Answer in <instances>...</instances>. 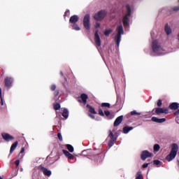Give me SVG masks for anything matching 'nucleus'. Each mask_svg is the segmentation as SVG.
<instances>
[{"label":"nucleus","mask_w":179,"mask_h":179,"mask_svg":"<svg viewBox=\"0 0 179 179\" xmlns=\"http://www.w3.org/2000/svg\"><path fill=\"white\" fill-rule=\"evenodd\" d=\"M61 76H64V73L62 71L60 72Z\"/></svg>","instance_id":"nucleus-50"},{"label":"nucleus","mask_w":179,"mask_h":179,"mask_svg":"<svg viewBox=\"0 0 179 179\" xmlns=\"http://www.w3.org/2000/svg\"><path fill=\"white\" fill-rule=\"evenodd\" d=\"M152 51H154V52H158V51H160L162 47L159 45V42L157 41H152Z\"/></svg>","instance_id":"nucleus-11"},{"label":"nucleus","mask_w":179,"mask_h":179,"mask_svg":"<svg viewBox=\"0 0 179 179\" xmlns=\"http://www.w3.org/2000/svg\"><path fill=\"white\" fill-rule=\"evenodd\" d=\"M116 31H117V34L115 36V41L117 47H120V43H121V35L124 34V27H122V24L117 27Z\"/></svg>","instance_id":"nucleus-4"},{"label":"nucleus","mask_w":179,"mask_h":179,"mask_svg":"<svg viewBox=\"0 0 179 179\" xmlns=\"http://www.w3.org/2000/svg\"><path fill=\"white\" fill-rule=\"evenodd\" d=\"M154 164L159 166V164H160V161H159L158 159L154 160Z\"/></svg>","instance_id":"nucleus-40"},{"label":"nucleus","mask_w":179,"mask_h":179,"mask_svg":"<svg viewBox=\"0 0 179 179\" xmlns=\"http://www.w3.org/2000/svg\"><path fill=\"white\" fill-rule=\"evenodd\" d=\"M39 170H41L43 171L44 176H47L48 177H50L51 176V171L47 169V168L40 165L38 166Z\"/></svg>","instance_id":"nucleus-16"},{"label":"nucleus","mask_w":179,"mask_h":179,"mask_svg":"<svg viewBox=\"0 0 179 179\" xmlns=\"http://www.w3.org/2000/svg\"><path fill=\"white\" fill-rule=\"evenodd\" d=\"M122 120H124V116L120 115V116L117 117L113 123V126L118 127V125H120V124H121V122H122Z\"/></svg>","instance_id":"nucleus-18"},{"label":"nucleus","mask_w":179,"mask_h":179,"mask_svg":"<svg viewBox=\"0 0 179 179\" xmlns=\"http://www.w3.org/2000/svg\"><path fill=\"white\" fill-rule=\"evenodd\" d=\"M179 1V0H178Z\"/></svg>","instance_id":"nucleus-52"},{"label":"nucleus","mask_w":179,"mask_h":179,"mask_svg":"<svg viewBox=\"0 0 179 179\" xmlns=\"http://www.w3.org/2000/svg\"><path fill=\"white\" fill-rule=\"evenodd\" d=\"M17 145H19L18 141H15V143H13L12 144L10 149V155H12L13 153V152H15L16 148H17Z\"/></svg>","instance_id":"nucleus-21"},{"label":"nucleus","mask_w":179,"mask_h":179,"mask_svg":"<svg viewBox=\"0 0 179 179\" xmlns=\"http://www.w3.org/2000/svg\"><path fill=\"white\" fill-rule=\"evenodd\" d=\"M115 142H116L115 141L110 140L108 143L109 148H111L114 145V143H115Z\"/></svg>","instance_id":"nucleus-36"},{"label":"nucleus","mask_w":179,"mask_h":179,"mask_svg":"<svg viewBox=\"0 0 179 179\" xmlns=\"http://www.w3.org/2000/svg\"><path fill=\"white\" fill-rule=\"evenodd\" d=\"M87 99H89L87 94L83 93L80 95V97H78V101L79 103H83L84 106H86L87 103Z\"/></svg>","instance_id":"nucleus-9"},{"label":"nucleus","mask_w":179,"mask_h":179,"mask_svg":"<svg viewBox=\"0 0 179 179\" xmlns=\"http://www.w3.org/2000/svg\"><path fill=\"white\" fill-rule=\"evenodd\" d=\"M70 23L75 24L77 22H79V16L78 15H72L69 19Z\"/></svg>","instance_id":"nucleus-20"},{"label":"nucleus","mask_w":179,"mask_h":179,"mask_svg":"<svg viewBox=\"0 0 179 179\" xmlns=\"http://www.w3.org/2000/svg\"><path fill=\"white\" fill-rule=\"evenodd\" d=\"M83 25L86 30H89L90 29V15L87 14L84 16Z\"/></svg>","instance_id":"nucleus-7"},{"label":"nucleus","mask_w":179,"mask_h":179,"mask_svg":"<svg viewBox=\"0 0 179 179\" xmlns=\"http://www.w3.org/2000/svg\"><path fill=\"white\" fill-rule=\"evenodd\" d=\"M1 106H3V99H2V98L1 99Z\"/></svg>","instance_id":"nucleus-49"},{"label":"nucleus","mask_w":179,"mask_h":179,"mask_svg":"<svg viewBox=\"0 0 179 179\" xmlns=\"http://www.w3.org/2000/svg\"><path fill=\"white\" fill-rule=\"evenodd\" d=\"M66 148L68 149V150L71 152V153H73V146H72V145L71 144H67L66 145Z\"/></svg>","instance_id":"nucleus-28"},{"label":"nucleus","mask_w":179,"mask_h":179,"mask_svg":"<svg viewBox=\"0 0 179 179\" xmlns=\"http://www.w3.org/2000/svg\"><path fill=\"white\" fill-rule=\"evenodd\" d=\"M162 104H163V102L162 99H159L157 102V107L160 108V106H162Z\"/></svg>","instance_id":"nucleus-35"},{"label":"nucleus","mask_w":179,"mask_h":179,"mask_svg":"<svg viewBox=\"0 0 179 179\" xmlns=\"http://www.w3.org/2000/svg\"><path fill=\"white\" fill-rule=\"evenodd\" d=\"M115 142H116L115 141L110 140L108 143L109 148H111L114 145V143H115Z\"/></svg>","instance_id":"nucleus-37"},{"label":"nucleus","mask_w":179,"mask_h":179,"mask_svg":"<svg viewBox=\"0 0 179 179\" xmlns=\"http://www.w3.org/2000/svg\"><path fill=\"white\" fill-rule=\"evenodd\" d=\"M171 152L166 157V159L168 162L174 160V159H176V156H177V152H178V145L177 143H172L171 145Z\"/></svg>","instance_id":"nucleus-1"},{"label":"nucleus","mask_w":179,"mask_h":179,"mask_svg":"<svg viewBox=\"0 0 179 179\" xmlns=\"http://www.w3.org/2000/svg\"><path fill=\"white\" fill-rule=\"evenodd\" d=\"M94 157L96 163H102L103 161L104 160V153L101 152L96 155H94Z\"/></svg>","instance_id":"nucleus-13"},{"label":"nucleus","mask_w":179,"mask_h":179,"mask_svg":"<svg viewBox=\"0 0 179 179\" xmlns=\"http://www.w3.org/2000/svg\"><path fill=\"white\" fill-rule=\"evenodd\" d=\"M99 27H100V23H96V24H95V28H96V29H99Z\"/></svg>","instance_id":"nucleus-45"},{"label":"nucleus","mask_w":179,"mask_h":179,"mask_svg":"<svg viewBox=\"0 0 179 179\" xmlns=\"http://www.w3.org/2000/svg\"><path fill=\"white\" fill-rule=\"evenodd\" d=\"M101 107L102 108L104 107H106L107 108H110L111 104H110L109 103H102L101 104V107H99L98 110L99 115H100L101 117H104L106 115V117L108 118L110 115H111V112H110V110H104L103 112V109H101Z\"/></svg>","instance_id":"nucleus-3"},{"label":"nucleus","mask_w":179,"mask_h":179,"mask_svg":"<svg viewBox=\"0 0 179 179\" xmlns=\"http://www.w3.org/2000/svg\"><path fill=\"white\" fill-rule=\"evenodd\" d=\"M111 33H113V29H106L104 31V34L106 36V37H108Z\"/></svg>","instance_id":"nucleus-27"},{"label":"nucleus","mask_w":179,"mask_h":179,"mask_svg":"<svg viewBox=\"0 0 179 179\" xmlns=\"http://www.w3.org/2000/svg\"><path fill=\"white\" fill-rule=\"evenodd\" d=\"M73 30H80V27H79V26L76 24H73Z\"/></svg>","instance_id":"nucleus-34"},{"label":"nucleus","mask_w":179,"mask_h":179,"mask_svg":"<svg viewBox=\"0 0 179 179\" xmlns=\"http://www.w3.org/2000/svg\"><path fill=\"white\" fill-rule=\"evenodd\" d=\"M132 129H134V127H124L123 128V132L124 134H128V132H129V131H132Z\"/></svg>","instance_id":"nucleus-25"},{"label":"nucleus","mask_w":179,"mask_h":179,"mask_svg":"<svg viewBox=\"0 0 179 179\" xmlns=\"http://www.w3.org/2000/svg\"><path fill=\"white\" fill-rule=\"evenodd\" d=\"M175 115H178L179 114V109L174 113Z\"/></svg>","instance_id":"nucleus-47"},{"label":"nucleus","mask_w":179,"mask_h":179,"mask_svg":"<svg viewBox=\"0 0 179 179\" xmlns=\"http://www.w3.org/2000/svg\"><path fill=\"white\" fill-rule=\"evenodd\" d=\"M142 113L136 112V110H133L131 112V115H141Z\"/></svg>","instance_id":"nucleus-33"},{"label":"nucleus","mask_w":179,"mask_h":179,"mask_svg":"<svg viewBox=\"0 0 179 179\" xmlns=\"http://www.w3.org/2000/svg\"><path fill=\"white\" fill-rule=\"evenodd\" d=\"M57 138L60 141H62V134L61 133L57 134Z\"/></svg>","instance_id":"nucleus-39"},{"label":"nucleus","mask_w":179,"mask_h":179,"mask_svg":"<svg viewBox=\"0 0 179 179\" xmlns=\"http://www.w3.org/2000/svg\"><path fill=\"white\" fill-rule=\"evenodd\" d=\"M55 89H57V85H52L50 87V90H52V92H55Z\"/></svg>","instance_id":"nucleus-38"},{"label":"nucleus","mask_w":179,"mask_h":179,"mask_svg":"<svg viewBox=\"0 0 179 179\" xmlns=\"http://www.w3.org/2000/svg\"><path fill=\"white\" fill-rule=\"evenodd\" d=\"M106 11L105 10H100L97 13H95L93 16V18L95 20H97L98 22H101V20H103V19H104V17H106Z\"/></svg>","instance_id":"nucleus-5"},{"label":"nucleus","mask_w":179,"mask_h":179,"mask_svg":"<svg viewBox=\"0 0 179 179\" xmlns=\"http://www.w3.org/2000/svg\"><path fill=\"white\" fill-rule=\"evenodd\" d=\"M61 108V104L59 103H56L54 105V109L56 110H58Z\"/></svg>","instance_id":"nucleus-32"},{"label":"nucleus","mask_w":179,"mask_h":179,"mask_svg":"<svg viewBox=\"0 0 179 179\" xmlns=\"http://www.w3.org/2000/svg\"><path fill=\"white\" fill-rule=\"evenodd\" d=\"M109 138H110V141H117V137H115V136H114V134H113V131H111V130L109 131Z\"/></svg>","instance_id":"nucleus-26"},{"label":"nucleus","mask_w":179,"mask_h":179,"mask_svg":"<svg viewBox=\"0 0 179 179\" xmlns=\"http://www.w3.org/2000/svg\"><path fill=\"white\" fill-rule=\"evenodd\" d=\"M171 28L169 27V24H166L165 25V33L169 36V34H171Z\"/></svg>","instance_id":"nucleus-24"},{"label":"nucleus","mask_w":179,"mask_h":179,"mask_svg":"<svg viewBox=\"0 0 179 179\" xmlns=\"http://www.w3.org/2000/svg\"><path fill=\"white\" fill-rule=\"evenodd\" d=\"M136 179H143V176H142V173L138 172L136 174Z\"/></svg>","instance_id":"nucleus-31"},{"label":"nucleus","mask_w":179,"mask_h":179,"mask_svg":"<svg viewBox=\"0 0 179 179\" xmlns=\"http://www.w3.org/2000/svg\"><path fill=\"white\" fill-rule=\"evenodd\" d=\"M125 6L127 9V13L123 17L122 23L124 27H128V26H129V22L131 20V6H129V4H126Z\"/></svg>","instance_id":"nucleus-2"},{"label":"nucleus","mask_w":179,"mask_h":179,"mask_svg":"<svg viewBox=\"0 0 179 179\" xmlns=\"http://www.w3.org/2000/svg\"><path fill=\"white\" fill-rule=\"evenodd\" d=\"M59 94V90H57L54 92V96H55V100L57 101L58 100V96Z\"/></svg>","instance_id":"nucleus-29"},{"label":"nucleus","mask_w":179,"mask_h":179,"mask_svg":"<svg viewBox=\"0 0 179 179\" xmlns=\"http://www.w3.org/2000/svg\"><path fill=\"white\" fill-rule=\"evenodd\" d=\"M179 10V6H176L173 8V11L174 12H178Z\"/></svg>","instance_id":"nucleus-43"},{"label":"nucleus","mask_w":179,"mask_h":179,"mask_svg":"<svg viewBox=\"0 0 179 179\" xmlns=\"http://www.w3.org/2000/svg\"><path fill=\"white\" fill-rule=\"evenodd\" d=\"M151 121L153 122H157V124H162L163 122H166V118H157V117H152L151 118Z\"/></svg>","instance_id":"nucleus-17"},{"label":"nucleus","mask_w":179,"mask_h":179,"mask_svg":"<svg viewBox=\"0 0 179 179\" xmlns=\"http://www.w3.org/2000/svg\"><path fill=\"white\" fill-rule=\"evenodd\" d=\"M155 110L157 115H160V114H169V109L166 108H155L153 109V111H155Z\"/></svg>","instance_id":"nucleus-8"},{"label":"nucleus","mask_w":179,"mask_h":179,"mask_svg":"<svg viewBox=\"0 0 179 179\" xmlns=\"http://www.w3.org/2000/svg\"><path fill=\"white\" fill-rule=\"evenodd\" d=\"M94 41L97 47L101 45V40L100 39V36H99V30H96L94 34Z\"/></svg>","instance_id":"nucleus-10"},{"label":"nucleus","mask_w":179,"mask_h":179,"mask_svg":"<svg viewBox=\"0 0 179 179\" xmlns=\"http://www.w3.org/2000/svg\"><path fill=\"white\" fill-rule=\"evenodd\" d=\"M152 154L148 150H144L141 152V160L145 161L148 157H152Z\"/></svg>","instance_id":"nucleus-14"},{"label":"nucleus","mask_w":179,"mask_h":179,"mask_svg":"<svg viewBox=\"0 0 179 179\" xmlns=\"http://www.w3.org/2000/svg\"><path fill=\"white\" fill-rule=\"evenodd\" d=\"M170 110H178L179 103L177 102H173L169 105Z\"/></svg>","instance_id":"nucleus-22"},{"label":"nucleus","mask_w":179,"mask_h":179,"mask_svg":"<svg viewBox=\"0 0 179 179\" xmlns=\"http://www.w3.org/2000/svg\"><path fill=\"white\" fill-rule=\"evenodd\" d=\"M68 15H69V10H66V12L64 13V16H68Z\"/></svg>","instance_id":"nucleus-44"},{"label":"nucleus","mask_w":179,"mask_h":179,"mask_svg":"<svg viewBox=\"0 0 179 179\" xmlns=\"http://www.w3.org/2000/svg\"><path fill=\"white\" fill-rule=\"evenodd\" d=\"M20 153H21V154H22V153H24V148H22L21 149Z\"/></svg>","instance_id":"nucleus-48"},{"label":"nucleus","mask_w":179,"mask_h":179,"mask_svg":"<svg viewBox=\"0 0 179 179\" xmlns=\"http://www.w3.org/2000/svg\"><path fill=\"white\" fill-rule=\"evenodd\" d=\"M15 164V166L18 167L19 164H20V160L19 159L16 160Z\"/></svg>","instance_id":"nucleus-42"},{"label":"nucleus","mask_w":179,"mask_h":179,"mask_svg":"<svg viewBox=\"0 0 179 179\" xmlns=\"http://www.w3.org/2000/svg\"><path fill=\"white\" fill-rule=\"evenodd\" d=\"M86 107L87 108H88L89 113H90L88 114V117H90V118H92V120H95L96 117L92 114H97L96 109H94V108L90 104H87Z\"/></svg>","instance_id":"nucleus-6"},{"label":"nucleus","mask_w":179,"mask_h":179,"mask_svg":"<svg viewBox=\"0 0 179 179\" xmlns=\"http://www.w3.org/2000/svg\"><path fill=\"white\" fill-rule=\"evenodd\" d=\"M0 99H2V90L0 88Z\"/></svg>","instance_id":"nucleus-46"},{"label":"nucleus","mask_w":179,"mask_h":179,"mask_svg":"<svg viewBox=\"0 0 179 179\" xmlns=\"http://www.w3.org/2000/svg\"><path fill=\"white\" fill-rule=\"evenodd\" d=\"M62 152L64 153V156H66V157H67L68 159H70V160H73V159H75L73 155L69 152L68 150H63Z\"/></svg>","instance_id":"nucleus-19"},{"label":"nucleus","mask_w":179,"mask_h":179,"mask_svg":"<svg viewBox=\"0 0 179 179\" xmlns=\"http://www.w3.org/2000/svg\"><path fill=\"white\" fill-rule=\"evenodd\" d=\"M4 83L6 87H10L12 83H13V78L12 77L7 76L4 79Z\"/></svg>","instance_id":"nucleus-15"},{"label":"nucleus","mask_w":179,"mask_h":179,"mask_svg":"<svg viewBox=\"0 0 179 179\" xmlns=\"http://www.w3.org/2000/svg\"><path fill=\"white\" fill-rule=\"evenodd\" d=\"M0 179H2V178H1V177H0Z\"/></svg>","instance_id":"nucleus-51"},{"label":"nucleus","mask_w":179,"mask_h":179,"mask_svg":"<svg viewBox=\"0 0 179 179\" xmlns=\"http://www.w3.org/2000/svg\"><path fill=\"white\" fill-rule=\"evenodd\" d=\"M160 150V145L159 144H155L154 145V152H159Z\"/></svg>","instance_id":"nucleus-30"},{"label":"nucleus","mask_w":179,"mask_h":179,"mask_svg":"<svg viewBox=\"0 0 179 179\" xmlns=\"http://www.w3.org/2000/svg\"><path fill=\"white\" fill-rule=\"evenodd\" d=\"M62 117L65 118L66 120L69 117V111L68 109L64 108L63 110V113H62Z\"/></svg>","instance_id":"nucleus-23"},{"label":"nucleus","mask_w":179,"mask_h":179,"mask_svg":"<svg viewBox=\"0 0 179 179\" xmlns=\"http://www.w3.org/2000/svg\"><path fill=\"white\" fill-rule=\"evenodd\" d=\"M1 136L6 142H10V141H13V139H15V137L8 133H2Z\"/></svg>","instance_id":"nucleus-12"},{"label":"nucleus","mask_w":179,"mask_h":179,"mask_svg":"<svg viewBox=\"0 0 179 179\" xmlns=\"http://www.w3.org/2000/svg\"><path fill=\"white\" fill-rule=\"evenodd\" d=\"M149 164H150V163H146V164H143V166H142L143 169H146V168H148V166H149Z\"/></svg>","instance_id":"nucleus-41"}]
</instances>
